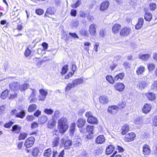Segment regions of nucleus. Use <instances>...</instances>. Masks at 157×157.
<instances>
[{
  "label": "nucleus",
  "instance_id": "obj_1",
  "mask_svg": "<svg viewBox=\"0 0 157 157\" xmlns=\"http://www.w3.org/2000/svg\"><path fill=\"white\" fill-rule=\"evenodd\" d=\"M58 128L59 132L61 134H63L67 130L68 125L66 118L62 117L59 120Z\"/></svg>",
  "mask_w": 157,
  "mask_h": 157
},
{
  "label": "nucleus",
  "instance_id": "obj_2",
  "mask_svg": "<svg viewBox=\"0 0 157 157\" xmlns=\"http://www.w3.org/2000/svg\"><path fill=\"white\" fill-rule=\"evenodd\" d=\"M85 117L87 118V122L92 125L97 124L98 123V120L97 118L93 116L92 113L90 111L86 112L85 114Z\"/></svg>",
  "mask_w": 157,
  "mask_h": 157
},
{
  "label": "nucleus",
  "instance_id": "obj_3",
  "mask_svg": "<svg viewBox=\"0 0 157 157\" xmlns=\"http://www.w3.org/2000/svg\"><path fill=\"white\" fill-rule=\"evenodd\" d=\"M132 29L130 27L124 26L122 28L119 32V35L121 37H127L131 33Z\"/></svg>",
  "mask_w": 157,
  "mask_h": 157
},
{
  "label": "nucleus",
  "instance_id": "obj_4",
  "mask_svg": "<svg viewBox=\"0 0 157 157\" xmlns=\"http://www.w3.org/2000/svg\"><path fill=\"white\" fill-rule=\"evenodd\" d=\"M136 137V134L133 132H130L126 134L124 137L125 142H128L133 141Z\"/></svg>",
  "mask_w": 157,
  "mask_h": 157
},
{
  "label": "nucleus",
  "instance_id": "obj_5",
  "mask_svg": "<svg viewBox=\"0 0 157 157\" xmlns=\"http://www.w3.org/2000/svg\"><path fill=\"white\" fill-rule=\"evenodd\" d=\"M86 132L88 134L86 136V138L87 139H90L93 137L94 126L93 125H88L86 128Z\"/></svg>",
  "mask_w": 157,
  "mask_h": 157
},
{
  "label": "nucleus",
  "instance_id": "obj_6",
  "mask_svg": "<svg viewBox=\"0 0 157 157\" xmlns=\"http://www.w3.org/2000/svg\"><path fill=\"white\" fill-rule=\"evenodd\" d=\"M110 5V2L108 0L103 1L101 3L99 6V10L101 11L107 10Z\"/></svg>",
  "mask_w": 157,
  "mask_h": 157
},
{
  "label": "nucleus",
  "instance_id": "obj_7",
  "mask_svg": "<svg viewBox=\"0 0 157 157\" xmlns=\"http://www.w3.org/2000/svg\"><path fill=\"white\" fill-rule=\"evenodd\" d=\"M97 25L95 24H90L89 29V32L90 36H95L97 34Z\"/></svg>",
  "mask_w": 157,
  "mask_h": 157
},
{
  "label": "nucleus",
  "instance_id": "obj_8",
  "mask_svg": "<svg viewBox=\"0 0 157 157\" xmlns=\"http://www.w3.org/2000/svg\"><path fill=\"white\" fill-rule=\"evenodd\" d=\"M61 141L65 149H70L72 145V141L70 140H65L64 139H62Z\"/></svg>",
  "mask_w": 157,
  "mask_h": 157
},
{
  "label": "nucleus",
  "instance_id": "obj_9",
  "mask_svg": "<svg viewBox=\"0 0 157 157\" xmlns=\"http://www.w3.org/2000/svg\"><path fill=\"white\" fill-rule=\"evenodd\" d=\"M121 25L119 23H115L112 26V31L113 33L117 34L120 32L121 29Z\"/></svg>",
  "mask_w": 157,
  "mask_h": 157
},
{
  "label": "nucleus",
  "instance_id": "obj_10",
  "mask_svg": "<svg viewBox=\"0 0 157 157\" xmlns=\"http://www.w3.org/2000/svg\"><path fill=\"white\" fill-rule=\"evenodd\" d=\"M35 141V138L33 137L29 138L25 141L24 144L25 146L27 148L31 147Z\"/></svg>",
  "mask_w": 157,
  "mask_h": 157
},
{
  "label": "nucleus",
  "instance_id": "obj_11",
  "mask_svg": "<svg viewBox=\"0 0 157 157\" xmlns=\"http://www.w3.org/2000/svg\"><path fill=\"white\" fill-rule=\"evenodd\" d=\"M151 109V105L150 104L145 103L142 108V112L143 113L147 114L149 113Z\"/></svg>",
  "mask_w": 157,
  "mask_h": 157
},
{
  "label": "nucleus",
  "instance_id": "obj_12",
  "mask_svg": "<svg viewBox=\"0 0 157 157\" xmlns=\"http://www.w3.org/2000/svg\"><path fill=\"white\" fill-rule=\"evenodd\" d=\"M118 110L117 106L115 105H112L109 106L108 109V112L110 114H114L117 113Z\"/></svg>",
  "mask_w": 157,
  "mask_h": 157
},
{
  "label": "nucleus",
  "instance_id": "obj_13",
  "mask_svg": "<svg viewBox=\"0 0 157 157\" xmlns=\"http://www.w3.org/2000/svg\"><path fill=\"white\" fill-rule=\"evenodd\" d=\"M115 89L119 91H122L125 88L124 84L122 82H118L116 83L114 86Z\"/></svg>",
  "mask_w": 157,
  "mask_h": 157
},
{
  "label": "nucleus",
  "instance_id": "obj_14",
  "mask_svg": "<svg viewBox=\"0 0 157 157\" xmlns=\"http://www.w3.org/2000/svg\"><path fill=\"white\" fill-rule=\"evenodd\" d=\"M130 130L129 125L127 124L123 125L121 128V133L123 135H124Z\"/></svg>",
  "mask_w": 157,
  "mask_h": 157
},
{
  "label": "nucleus",
  "instance_id": "obj_15",
  "mask_svg": "<svg viewBox=\"0 0 157 157\" xmlns=\"http://www.w3.org/2000/svg\"><path fill=\"white\" fill-rule=\"evenodd\" d=\"M86 123V120L83 118H79L77 121L76 124L78 128H82L85 125Z\"/></svg>",
  "mask_w": 157,
  "mask_h": 157
},
{
  "label": "nucleus",
  "instance_id": "obj_16",
  "mask_svg": "<svg viewBox=\"0 0 157 157\" xmlns=\"http://www.w3.org/2000/svg\"><path fill=\"white\" fill-rule=\"evenodd\" d=\"M105 138L102 135L98 136L95 140V143L98 144H101L105 143Z\"/></svg>",
  "mask_w": 157,
  "mask_h": 157
},
{
  "label": "nucleus",
  "instance_id": "obj_17",
  "mask_svg": "<svg viewBox=\"0 0 157 157\" xmlns=\"http://www.w3.org/2000/svg\"><path fill=\"white\" fill-rule=\"evenodd\" d=\"M20 86V83L17 82H13L10 85V89L13 91H18L19 90Z\"/></svg>",
  "mask_w": 157,
  "mask_h": 157
},
{
  "label": "nucleus",
  "instance_id": "obj_18",
  "mask_svg": "<svg viewBox=\"0 0 157 157\" xmlns=\"http://www.w3.org/2000/svg\"><path fill=\"white\" fill-rule=\"evenodd\" d=\"M144 24V20L143 18H138L137 23L135 26V29L138 30L140 29Z\"/></svg>",
  "mask_w": 157,
  "mask_h": 157
},
{
  "label": "nucleus",
  "instance_id": "obj_19",
  "mask_svg": "<svg viewBox=\"0 0 157 157\" xmlns=\"http://www.w3.org/2000/svg\"><path fill=\"white\" fill-rule=\"evenodd\" d=\"M143 152L144 155H148L151 152V150L148 145L144 144L143 147Z\"/></svg>",
  "mask_w": 157,
  "mask_h": 157
},
{
  "label": "nucleus",
  "instance_id": "obj_20",
  "mask_svg": "<svg viewBox=\"0 0 157 157\" xmlns=\"http://www.w3.org/2000/svg\"><path fill=\"white\" fill-rule=\"evenodd\" d=\"M145 95L147 99L150 101L155 100L156 98L155 94L152 92H148L145 94Z\"/></svg>",
  "mask_w": 157,
  "mask_h": 157
},
{
  "label": "nucleus",
  "instance_id": "obj_21",
  "mask_svg": "<svg viewBox=\"0 0 157 157\" xmlns=\"http://www.w3.org/2000/svg\"><path fill=\"white\" fill-rule=\"evenodd\" d=\"M124 77V72H121L115 75L114 77V78L115 81H120L123 79Z\"/></svg>",
  "mask_w": 157,
  "mask_h": 157
},
{
  "label": "nucleus",
  "instance_id": "obj_22",
  "mask_svg": "<svg viewBox=\"0 0 157 157\" xmlns=\"http://www.w3.org/2000/svg\"><path fill=\"white\" fill-rule=\"evenodd\" d=\"M16 112V109L13 110L12 111V113L13 114H14L17 117L23 118L25 116V113L24 111L15 114Z\"/></svg>",
  "mask_w": 157,
  "mask_h": 157
},
{
  "label": "nucleus",
  "instance_id": "obj_23",
  "mask_svg": "<svg viewBox=\"0 0 157 157\" xmlns=\"http://www.w3.org/2000/svg\"><path fill=\"white\" fill-rule=\"evenodd\" d=\"M39 91L41 95L39 96V99L40 101H43L45 98L48 93L45 90L42 89L40 90Z\"/></svg>",
  "mask_w": 157,
  "mask_h": 157
},
{
  "label": "nucleus",
  "instance_id": "obj_24",
  "mask_svg": "<svg viewBox=\"0 0 157 157\" xmlns=\"http://www.w3.org/2000/svg\"><path fill=\"white\" fill-rule=\"evenodd\" d=\"M114 150V146L113 145L110 144L106 148V153L107 155H110L113 153Z\"/></svg>",
  "mask_w": 157,
  "mask_h": 157
},
{
  "label": "nucleus",
  "instance_id": "obj_25",
  "mask_svg": "<svg viewBox=\"0 0 157 157\" xmlns=\"http://www.w3.org/2000/svg\"><path fill=\"white\" fill-rule=\"evenodd\" d=\"M145 68L144 66H140L138 67L136 70V73L137 75H141L144 72Z\"/></svg>",
  "mask_w": 157,
  "mask_h": 157
},
{
  "label": "nucleus",
  "instance_id": "obj_26",
  "mask_svg": "<svg viewBox=\"0 0 157 157\" xmlns=\"http://www.w3.org/2000/svg\"><path fill=\"white\" fill-rule=\"evenodd\" d=\"M99 100L100 102L102 104H107L109 101L107 97L104 96H100L99 98Z\"/></svg>",
  "mask_w": 157,
  "mask_h": 157
},
{
  "label": "nucleus",
  "instance_id": "obj_27",
  "mask_svg": "<svg viewBox=\"0 0 157 157\" xmlns=\"http://www.w3.org/2000/svg\"><path fill=\"white\" fill-rule=\"evenodd\" d=\"M147 86V82L145 81H141L139 82L137 86L141 89H144Z\"/></svg>",
  "mask_w": 157,
  "mask_h": 157
},
{
  "label": "nucleus",
  "instance_id": "obj_28",
  "mask_svg": "<svg viewBox=\"0 0 157 157\" xmlns=\"http://www.w3.org/2000/svg\"><path fill=\"white\" fill-rule=\"evenodd\" d=\"M150 56L151 55L149 54H140L139 56V58L141 60L145 61L148 60Z\"/></svg>",
  "mask_w": 157,
  "mask_h": 157
},
{
  "label": "nucleus",
  "instance_id": "obj_29",
  "mask_svg": "<svg viewBox=\"0 0 157 157\" xmlns=\"http://www.w3.org/2000/svg\"><path fill=\"white\" fill-rule=\"evenodd\" d=\"M83 82V80L82 78H77L74 79L72 82L73 85L75 86Z\"/></svg>",
  "mask_w": 157,
  "mask_h": 157
},
{
  "label": "nucleus",
  "instance_id": "obj_30",
  "mask_svg": "<svg viewBox=\"0 0 157 157\" xmlns=\"http://www.w3.org/2000/svg\"><path fill=\"white\" fill-rule=\"evenodd\" d=\"M32 91V93L31 94L29 98L30 99L31 102H33L35 101V96L36 94V91L34 89H31Z\"/></svg>",
  "mask_w": 157,
  "mask_h": 157
},
{
  "label": "nucleus",
  "instance_id": "obj_31",
  "mask_svg": "<svg viewBox=\"0 0 157 157\" xmlns=\"http://www.w3.org/2000/svg\"><path fill=\"white\" fill-rule=\"evenodd\" d=\"M152 15L150 13H146L144 15L145 20L147 21H151L152 18Z\"/></svg>",
  "mask_w": 157,
  "mask_h": 157
},
{
  "label": "nucleus",
  "instance_id": "obj_32",
  "mask_svg": "<svg viewBox=\"0 0 157 157\" xmlns=\"http://www.w3.org/2000/svg\"><path fill=\"white\" fill-rule=\"evenodd\" d=\"M106 80L111 84H113L115 83L114 78L111 75H107L106 76Z\"/></svg>",
  "mask_w": 157,
  "mask_h": 157
},
{
  "label": "nucleus",
  "instance_id": "obj_33",
  "mask_svg": "<svg viewBox=\"0 0 157 157\" xmlns=\"http://www.w3.org/2000/svg\"><path fill=\"white\" fill-rule=\"evenodd\" d=\"M48 117L45 116H43L38 119L39 122L40 124H43L47 121Z\"/></svg>",
  "mask_w": 157,
  "mask_h": 157
},
{
  "label": "nucleus",
  "instance_id": "obj_34",
  "mask_svg": "<svg viewBox=\"0 0 157 157\" xmlns=\"http://www.w3.org/2000/svg\"><path fill=\"white\" fill-rule=\"evenodd\" d=\"M29 86V85L27 83H24L21 85H20V86L19 87V90H20L21 91H25L28 89Z\"/></svg>",
  "mask_w": 157,
  "mask_h": 157
},
{
  "label": "nucleus",
  "instance_id": "obj_35",
  "mask_svg": "<svg viewBox=\"0 0 157 157\" xmlns=\"http://www.w3.org/2000/svg\"><path fill=\"white\" fill-rule=\"evenodd\" d=\"M68 66L67 65H64L63 66L60 72L62 75H63L67 73L68 70Z\"/></svg>",
  "mask_w": 157,
  "mask_h": 157
},
{
  "label": "nucleus",
  "instance_id": "obj_36",
  "mask_svg": "<svg viewBox=\"0 0 157 157\" xmlns=\"http://www.w3.org/2000/svg\"><path fill=\"white\" fill-rule=\"evenodd\" d=\"M59 142V138L58 137L56 138L52 142V145L53 147L57 146Z\"/></svg>",
  "mask_w": 157,
  "mask_h": 157
},
{
  "label": "nucleus",
  "instance_id": "obj_37",
  "mask_svg": "<svg viewBox=\"0 0 157 157\" xmlns=\"http://www.w3.org/2000/svg\"><path fill=\"white\" fill-rule=\"evenodd\" d=\"M126 102L124 101H121L118 104L117 107H118V109H121L124 108L126 106Z\"/></svg>",
  "mask_w": 157,
  "mask_h": 157
},
{
  "label": "nucleus",
  "instance_id": "obj_38",
  "mask_svg": "<svg viewBox=\"0 0 157 157\" xmlns=\"http://www.w3.org/2000/svg\"><path fill=\"white\" fill-rule=\"evenodd\" d=\"M149 8L151 11L155 10L157 8V5L155 3H151L149 5Z\"/></svg>",
  "mask_w": 157,
  "mask_h": 157
},
{
  "label": "nucleus",
  "instance_id": "obj_39",
  "mask_svg": "<svg viewBox=\"0 0 157 157\" xmlns=\"http://www.w3.org/2000/svg\"><path fill=\"white\" fill-rule=\"evenodd\" d=\"M155 65L154 64L149 63L147 64V68L149 71H153L155 68Z\"/></svg>",
  "mask_w": 157,
  "mask_h": 157
},
{
  "label": "nucleus",
  "instance_id": "obj_40",
  "mask_svg": "<svg viewBox=\"0 0 157 157\" xmlns=\"http://www.w3.org/2000/svg\"><path fill=\"white\" fill-rule=\"evenodd\" d=\"M37 109V106L35 104H32L30 105L28 108V111L29 112H32Z\"/></svg>",
  "mask_w": 157,
  "mask_h": 157
},
{
  "label": "nucleus",
  "instance_id": "obj_41",
  "mask_svg": "<svg viewBox=\"0 0 157 157\" xmlns=\"http://www.w3.org/2000/svg\"><path fill=\"white\" fill-rule=\"evenodd\" d=\"M27 134L25 132H22L20 134L18 137L19 140H24L27 136Z\"/></svg>",
  "mask_w": 157,
  "mask_h": 157
},
{
  "label": "nucleus",
  "instance_id": "obj_42",
  "mask_svg": "<svg viewBox=\"0 0 157 157\" xmlns=\"http://www.w3.org/2000/svg\"><path fill=\"white\" fill-rule=\"evenodd\" d=\"M21 129V128L17 125L13 126L12 128V131L13 132H16L17 133H19Z\"/></svg>",
  "mask_w": 157,
  "mask_h": 157
},
{
  "label": "nucleus",
  "instance_id": "obj_43",
  "mask_svg": "<svg viewBox=\"0 0 157 157\" xmlns=\"http://www.w3.org/2000/svg\"><path fill=\"white\" fill-rule=\"evenodd\" d=\"M76 2L71 5V7L72 8H76L78 7L81 4V0H76Z\"/></svg>",
  "mask_w": 157,
  "mask_h": 157
},
{
  "label": "nucleus",
  "instance_id": "obj_44",
  "mask_svg": "<svg viewBox=\"0 0 157 157\" xmlns=\"http://www.w3.org/2000/svg\"><path fill=\"white\" fill-rule=\"evenodd\" d=\"M39 152V149L38 147H36L33 149L32 154L33 156H36L38 155Z\"/></svg>",
  "mask_w": 157,
  "mask_h": 157
},
{
  "label": "nucleus",
  "instance_id": "obj_45",
  "mask_svg": "<svg viewBox=\"0 0 157 157\" xmlns=\"http://www.w3.org/2000/svg\"><path fill=\"white\" fill-rule=\"evenodd\" d=\"M74 87L75 86L73 85L72 83H68L65 87V90L66 91H68Z\"/></svg>",
  "mask_w": 157,
  "mask_h": 157
},
{
  "label": "nucleus",
  "instance_id": "obj_46",
  "mask_svg": "<svg viewBox=\"0 0 157 157\" xmlns=\"http://www.w3.org/2000/svg\"><path fill=\"white\" fill-rule=\"evenodd\" d=\"M9 91L8 90H6L2 92L1 97L3 99H5L8 95Z\"/></svg>",
  "mask_w": 157,
  "mask_h": 157
},
{
  "label": "nucleus",
  "instance_id": "obj_47",
  "mask_svg": "<svg viewBox=\"0 0 157 157\" xmlns=\"http://www.w3.org/2000/svg\"><path fill=\"white\" fill-rule=\"evenodd\" d=\"M75 128V123H73L71 124L70 129V132L72 134L74 132Z\"/></svg>",
  "mask_w": 157,
  "mask_h": 157
},
{
  "label": "nucleus",
  "instance_id": "obj_48",
  "mask_svg": "<svg viewBox=\"0 0 157 157\" xmlns=\"http://www.w3.org/2000/svg\"><path fill=\"white\" fill-rule=\"evenodd\" d=\"M81 35L85 36H88L89 34H88L86 30H82L80 32Z\"/></svg>",
  "mask_w": 157,
  "mask_h": 157
},
{
  "label": "nucleus",
  "instance_id": "obj_49",
  "mask_svg": "<svg viewBox=\"0 0 157 157\" xmlns=\"http://www.w3.org/2000/svg\"><path fill=\"white\" fill-rule=\"evenodd\" d=\"M37 53L39 54H42L45 53V51L43 49V48H39L37 51Z\"/></svg>",
  "mask_w": 157,
  "mask_h": 157
},
{
  "label": "nucleus",
  "instance_id": "obj_50",
  "mask_svg": "<svg viewBox=\"0 0 157 157\" xmlns=\"http://www.w3.org/2000/svg\"><path fill=\"white\" fill-rule=\"evenodd\" d=\"M31 51L29 49V48L28 47L25 50V55L26 57L29 56L31 53Z\"/></svg>",
  "mask_w": 157,
  "mask_h": 157
},
{
  "label": "nucleus",
  "instance_id": "obj_51",
  "mask_svg": "<svg viewBox=\"0 0 157 157\" xmlns=\"http://www.w3.org/2000/svg\"><path fill=\"white\" fill-rule=\"evenodd\" d=\"M105 30L103 29L100 30L99 32V35L101 37H103L105 36Z\"/></svg>",
  "mask_w": 157,
  "mask_h": 157
},
{
  "label": "nucleus",
  "instance_id": "obj_52",
  "mask_svg": "<svg viewBox=\"0 0 157 157\" xmlns=\"http://www.w3.org/2000/svg\"><path fill=\"white\" fill-rule=\"evenodd\" d=\"M74 74V72H70L65 76L64 78L65 79H68L72 77Z\"/></svg>",
  "mask_w": 157,
  "mask_h": 157
},
{
  "label": "nucleus",
  "instance_id": "obj_53",
  "mask_svg": "<svg viewBox=\"0 0 157 157\" xmlns=\"http://www.w3.org/2000/svg\"><path fill=\"white\" fill-rule=\"evenodd\" d=\"M34 118V117L33 115L27 116L26 118V120L28 121H31Z\"/></svg>",
  "mask_w": 157,
  "mask_h": 157
},
{
  "label": "nucleus",
  "instance_id": "obj_54",
  "mask_svg": "<svg viewBox=\"0 0 157 157\" xmlns=\"http://www.w3.org/2000/svg\"><path fill=\"white\" fill-rule=\"evenodd\" d=\"M117 149L119 153H122L123 152L124 150V149L122 147L119 145H117Z\"/></svg>",
  "mask_w": 157,
  "mask_h": 157
},
{
  "label": "nucleus",
  "instance_id": "obj_55",
  "mask_svg": "<svg viewBox=\"0 0 157 157\" xmlns=\"http://www.w3.org/2000/svg\"><path fill=\"white\" fill-rule=\"evenodd\" d=\"M35 12H36V13L37 14L39 15H42L44 13V11H43V10H42V9H36V10Z\"/></svg>",
  "mask_w": 157,
  "mask_h": 157
},
{
  "label": "nucleus",
  "instance_id": "obj_56",
  "mask_svg": "<svg viewBox=\"0 0 157 157\" xmlns=\"http://www.w3.org/2000/svg\"><path fill=\"white\" fill-rule=\"evenodd\" d=\"M152 124L154 126H157V116L154 117L152 121Z\"/></svg>",
  "mask_w": 157,
  "mask_h": 157
},
{
  "label": "nucleus",
  "instance_id": "obj_57",
  "mask_svg": "<svg viewBox=\"0 0 157 157\" xmlns=\"http://www.w3.org/2000/svg\"><path fill=\"white\" fill-rule=\"evenodd\" d=\"M77 11L76 10L74 9H72L70 12L71 15L73 17H75L76 15Z\"/></svg>",
  "mask_w": 157,
  "mask_h": 157
},
{
  "label": "nucleus",
  "instance_id": "obj_58",
  "mask_svg": "<svg viewBox=\"0 0 157 157\" xmlns=\"http://www.w3.org/2000/svg\"><path fill=\"white\" fill-rule=\"evenodd\" d=\"M13 124V122L12 121H10V122L6 123L4 125V127L6 128H9Z\"/></svg>",
  "mask_w": 157,
  "mask_h": 157
},
{
  "label": "nucleus",
  "instance_id": "obj_59",
  "mask_svg": "<svg viewBox=\"0 0 157 157\" xmlns=\"http://www.w3.org/2000/svg\"><path fill=\"white\" fill-rule=\"evenodd\" d=\"M23 147V142H18L17 144V148L18 150H20Z\"/></svg>",
  "mask_w": 157,
  "mask_h": 157
},
{
  "label": "nucleus",
  "instance_id": "obj_60",
  "mask_svg": "<svg viewBox=\"0 0 157 157\" xmlns=\"http://www.w3.org/2000/svg\"><path fill=\"white\" fill-rule=\"evenodd\" d=\"M44 155L45 157H48L49 156V149H47L45 150Z\"/></svg>",
  "mask_w": 157,
  "mask_h": 157
},
{
  "label": "nucleus",
  "instance_id": "obj_61",
  "mask_svg": "<svg viewBox=\"0 0 157 157\" xmlns=\"http://www.w3.org/2000/svg\"><path fill=\"white\" fill-rule=\"evenodd\" d=\"M17 94L14 93L10 94L9 98L10 99H13L17 97Z\"/></svg>",
  "mask_w": 157,
  "mask_h": 157
},
{
  "label": "nucleus",
  "instance_id": "obj_62",
  "mask_svg": "<svg viewBox=\"0 0 157 157\" xmlns=\"http://www.w3.org/2000/svg\"><path fill=\"white\" fill-rule=\"evenodd\" d=\"M86 14L84 11H81L80 12L79 16L80 17L84 18L86 17Z\"/></svg>",
  "mask_w": 157,
  "mask_h": 157
},
{
  "label": "nucleus",
  "instance_id": "obj_63",
  "mask_svg": "<svg viewBox=\"0 0 157 157\" xmlns=\"http://www.w3.org/2000/svg\"><path fill=\"white\" fill-rule=\"evenodd\" d=\"M65 154L64 150V149L62 150L59 153L58 155V157H64V154Z\"/></svg>",
  "mask_w": 157,
  "mask_h": 157
},
{
  "label": "nucleus",
  "instance_id": "obj_64",
  "mask_svg": "<svg viewBox=\"0 0 157 157\" xmlns=\"http://www.w3.org/2000/svg\"><path fill=\"white\" fill-rule=\"evenodd\" d=\"M52 157H56L57 156L58 152L56 150H53L52 151Z\"/></svg>",
  "mask_w": 157,
  "mask_h": 157
}]
</instances>
